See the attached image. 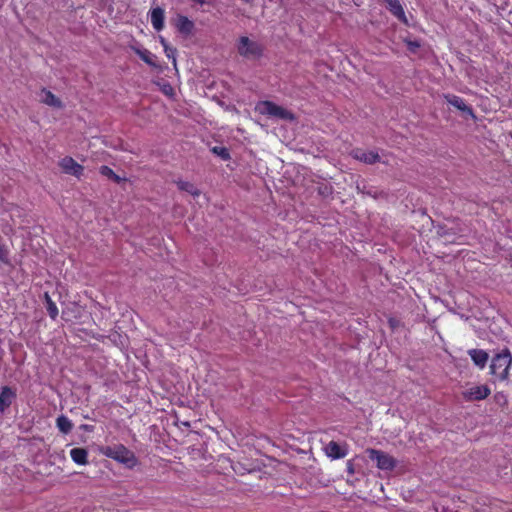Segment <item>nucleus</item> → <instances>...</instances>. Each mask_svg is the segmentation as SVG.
Returning <instances> with one entry per match:
<instances>
[{"instance_id":"7","label":"nucleus","mask_w":512,"mask_h":512,"mask_svg":"<svg viewBox=\"0 0 512 512\" xmlns=\"http://www.w3.org/2000/svg\"><path fill=\"white\" fill-rule=\"evenodd\" d=\"M59 166L66 174L80 178L83 174L84 167L77 163L72 157L65 156L59 161Z\"/></svg>"},{"instance_id":"5","label":"nucleus","mask_w":512,"mask_h":512,"mask_svg":"<svg viewBox=\"0 0 512 512\" xmlns=\"http://www.w3.org/2000/svg\"><path fill=\"white\" fill-rule=\"evenodd\" d=\"M367 453L372 461H376L377 468L380 470L392 471L397 465L396 459L384 451L368 449Z\"/></svg>"},{"instance_id":"20","label":"nucleus","mask_w":512,"mask_h":512,"mask_svg":"<svg viewBox=\"0 0 512 512\" xmlns=\"http://www.w3.org/2000/svg\"><path fill=\"white\" fill-rule=\"evenodd\" d=\"M46 309L48 315L55 320L58 316V308L55 302L51 299L48 293H45Z\"/></svg>"},{"instance_id":"10","label":"nucleus","mask_w":512,"mask_h":512,"mask_svg":"<svg viewBox=\"0 0 512 512\" xmlns=\"http://www.w3.org/2000/svg\"><path fill=\"white\" fill-rule=\"evenodd\" d=\"M16 398V392L9 386H3L0 391V413H4Z\"/></svg>"},{"instance_id":"3","label":"nucleus","mask_w":512,"mask_h":512,"mask_svg":"<svg viewBox=\"0 0 512 512\" xmlns=\"http://www.w3.org/2000/svg\"><path fill=\"white\" fill-rule=\"evenodd\" d=\"M256 111L261 115L282 120H294V114L272 101H261L256 105Z\"/></svg>"},{"instance_id":"9","label":"nucleus","mask_w":512,"mask_h":512,"mask_svg":"<svg viewBox=\"0 0 512 512\" xmlns=\"http://www.w3.org/2000/svg\"><path fill=\"white\" fill-rule=\"evenodd\" d=\"M384 2L386 8L393 16H395L399 21H401L404 24L408 23L404 8L400 0H384Z\"/></svg>"},{"instance_id":"6","label":"nucleus","mask_w":512,"mask_h":512,"mask_svg":"<svg viewBox=\"0 0 512 512\" xmlns=\"http://www.w3.org/2000/svg\"><path fill=\"white\" fill-rule=\"evenodd\" d=\"M490 394L491 389L488 385H472L461 392L462 398L467 402L484 400Z\"/></svg>"},{"instance_id":"16","label":"nucleus","mask_w":512,"mask_h":512,"mask_svg":"<svg viewBox=\"0 0 512 512\" xmlns=\"http://www.w3.org/2000/svg\"><path fill=\"white\" fill-rule=\"evenodd\" d=\"M41 93L43 95L41 98V102H43L44 104L59 109L63 107L62 101L57 96H55L50 90L43 88Z\"/></svg>"},{"instance_id":"27","label":"nucleus","mask_w":512,"mask_h":512,"mask_svg":"<svg viewBox=\"0 0 512 512\" xmlns=\"http://www.w3.org/2000/svg\"><path fill=\"white\" fill-rule=\"evenodd\" d=\"M194 3L204 5V4H210L211 0H193Z\"/></svg>"},{"instance_id":"28","label":"nucleus","mask_w":512,"mask_h":512,"mask_svg":"<svg viewBox=\"0 0 512 512\" xmlns=\"http://www.w3.org/2000/svg\"><path fill=\"white\" fill-rule=\"evenodd\" d=\"M347 466H348V471L350 473H353V465H352V463L350 461L348 462Z\"/></svg>"},{"instance_id":"14","label":"nucleus","mask_w":512,"mask_h":512,"mask_svg":"<svg viewBox=\"0 0 512 512\" xmlns=\"http://www.w3.org/2000/svg\"><path fill=\"white\" fill-rule=\"evenodd\" d=\"M445 99L450 105L458 110L472 114V108L469 107L461 97L453 94H447L445 95Z\"/></svg>"},{"instance_id":"15","label":"nucleus","mask_w":512,"mask_h":512,"mask_svg":"<svg viewBox=\"0 0 512 512\" xmlns=\"http://www.w3.org/2000/svg\"><path fill=\"white\" fill-rule=\"evenodd\" d=\"M131 49L143 60L146 64L153 68H157L156 56L147 49H140L132 46Z\"/></svg>"},{"instance_id":"17","label":"nucleus","mask_w":512,"mask_h":512,"mask_svg":"<svg viewBox=\"0 0 512 512\" xmlns=\"http://www.w3.org/2000/svg\"><path fill=\"white\" fill-rule=\"evenodd\" d=\"M176 27L179 32L189 35L192 33L194 29V23L188 17L183 15H178L176 21Z\"/></svg>"},{"instance_id":"1","label":"nucleus","mask_w":512,"mask_h":512,"mask_svg":"<svg viewBox=\"0 0 512 512\" xmlns=\"http://www.w3.org/2000/svg\"><path fill=\"white\" fill-rule=\"evenodd\" d=\"M101 453L127 467H134L137 464L135 454L123 444H116L113 446H105L101 448Z\"/></svg>"},{"instance_id":"22","label":"nucleus","mask_w":512,"mask_h":512,"mask_svg":"<svg viewBox=\"0 0 512 512\" xmlns=\"http://www.w3.org/2000/svg\"><path fill=\"white\" fill-rule=\"evenodd\" d=\"M177 186L180 190L185 191L193 196H198L200 194V191L198 190V188L190 182L178 181Z\"/></svg>"},{"instance_id":"13","label":"nucleus","mask_w":512,"mask_h":512,"mask_svg":"<svg viewBox=\"0 0 512 512\" xmlns=\"http://www.w3.org/2000/svg\"><path fill=\"white\" fill-rule=\"evenodd\" d=\"M468 354L477 367L483 369L486 366L489 359V355L486 351L482 349H470L468 350Z\"/></svg>"},{"instance_id":"12","label":"nucleus","mask_w":512,"mask_h":512,"mask_svg":"<svg viewBox=\"0 0 512 512\" xmlns=\"http://www.w3.org/2000/svg\"><path fill=\"white\" fill-rule=\"evenodd\" d=\"M150 19L153 28L156 31H161L164 28L165 12L161 7L153 8L150 11Z\"/></svg>"},{"instance_id":"11","label":"nucleus","mask_w":512,"mask_h":512,"mask_svg":"<svg viewBox=\"0 0 512 512\" xmlns=\"http://www.w3.org/2000/svg\"><path fill=\"white\" fill-rule=\"evenodd\" d=\"M325 454L333 459H342L347 455V449L341 447L336 441H330L324 448Z\"/></svg>"},{"instance_id":"26","label":"nucleus","mask_w":512,"mask_h":512,"mask_svg":"<svg viewBox=\"0 0 512 512\" xmlns=\"http://www.w3.org/2000/svg\"><path fill=\"white\" fill-rule=\"evenodd\" d=\"M213 153L219 155L224 158V146H216L212 148Z\"/></svg>"},{"instance_id":"21","label":"nucleus","mask_w":512,"mask_h":512,"mask_svg":"<svg viewBox=\"0 0 512 512\" xmlns=\"http://www.w3.org/2000/svg\"><path fill=\"white\" fill-rule=\"evenodd\" d=\"M101 175L111 179L115 183L119 184L123 179L117 175L113 169H111L109 166L102 165L99 169Z\"/></svg>"},{"instance_id":"18","label":"nucleus","mask_w":512,"mask_h":512,"mask_svg":"<svg viewBox=\"0 0 512 512\" xmlns=\"http://www.w3.org/2000/svg\"><path fill=\"white\" fill-rule=\"evenodd\" d=\"M70 457L78 465H86L88 463V452L84 448L71 449Z\"/></svg>"},{"instance_id":"29","label":"nucleus","mask_w":512,"mask_h":512,"mask_svg":"<svg viewBox=\"0 0 512 512\" xmlns=\"http://www.w3.org/2000/svg\"><path fill=\"white\" fill-rule=\"evenodd\" d=\"M172 91H173V89H172V87H171V86H168V89H165V90H164V92H165L166 94H168V93H170V92H172Z\"/></svg>"},{"instance_id":"30","label":"nucleus","mask_w":512,"mask_h":512,"mask_svg":"<svg viewBox=\"0 0 512 512\" xmlns=\"http://www.w3.org/2000/svg\"><path fill=\"white\" fill-rule=\"evenodd\" d=\"M225 157H226V160L229 158V153L227 151H226Z\"/></svg>"},{"instance_id":"2","label":"nucleus","mask_w":512,"mask_h":512,"mask_svg":"<svg viewBox=\"0 0 512 512\" xmlns=\"http://www.w3.org/2000/svg\"><path fill=\"white\" fill-rule=\"evenodd\" d=\"M512 365V355L508 349L496 354L490 364V373L500 381L508 379L509 369Z\"/></svg>"},{"instance_id":"24","label":"nucleus","mask_w":512,"mask_h":512,"mask_svg":"<svg viewBox=\"0 0 512 512\" xmlns=\"http://www.w3.org/2000/svg\"><path fill=\"white\" fill-rule=\"evenodd\" d=\"M404 42L406 43L407 45V49L409 50V52L411 53H416L417 50L420 48L421 44L418 40H409V39H405Z\"/></svg>"},{"instance_id":"4","label":"nucleus","mask_w":512,"mask_h":512,"mask_svg":"<svg viewBox=\"0 0 512 512\" xmlns=\"http://www.w3.org/2000/svg\"><path fill=\"white\" fill-rule=\"evenodd\" d=\"M238 53L247 59H258L263 54V46L257 41L249 39L247 36L239 38L237 45Z\"/></svg>"},{"instance_id":"8","label":"nucleus","mask_w":512,"mask_h":512,"mask_svg":"<svg viewBox=\"0 0 512 512\" xmlns=\"http://www.w3.org/2000/svg\"><path fill=\"white\" fill-rule=\"evenodd\" d=\"M351 155L354 159L366 164H374L380 161V156L377 152L367 151L361 148L353 149Z\"/></svg>"},{"instance_id":"19","label":"nucleus","mask_w":512,"mask_h":512,"mask_svg":"<svg viewBox=\"0 0 512 512\" xmlns=\"http://www.w3.org/2000/svg\"><path fill=\"white\" fill-rule=\"evenodd\" d=\"M56 426L63 434H69L73 428L71 420L65 415H60L57 417Z\"/></svg>"},{"instance_id":"25","label":"nucleus","mask_w":512,"mask_h":512,"mask_svg":"<svg viewBox=\"0 0 512 512\" xmlns=\"http://www.w3.org/2000/svg\"><path fill=\"white\" fill-rule=\"evenodd\" d=\"M162 43L164 44V50H165L166 56H167L168 58H171V57H172V58H173V61H174V63H175V62H176V60H175V57H174V53H175V51H176V50H175V49H173V48H169V47L164 43V40H162Z\"/></svg>"},{"instance_id":"23","label":"nucleus","mask_w":512,"mask_h":512,"mask_svg":"<svg viewBox=\"0 0 512 512\" xmlns=\"http://www.w3.org/2000/svg\"><path fill=\"white\" fill-rule=\"evenodd\" d=\"M0 262L4 264H9V250L8 248L0 242Z\"/></svg>"}]
</instances>
